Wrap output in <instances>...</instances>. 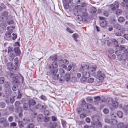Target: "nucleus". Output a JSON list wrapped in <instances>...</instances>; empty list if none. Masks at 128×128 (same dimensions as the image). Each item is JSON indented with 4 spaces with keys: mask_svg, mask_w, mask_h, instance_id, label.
Returning <instances> with one entry per match:
<instances>
[{
    "mask_svg": "<svg viewBox=\"0 0 128 128\" xmlns=\"http://www.w3.org/2000/svg\"><path fill=\"white\" fill-rule=\"evenodd\" d=\"M92 74L98 78L97 80L98 82L96 83V85L99 86L102 84V80L103 79L104 76V73L100 70H99L97 72L96 74H95L93 73Z\"/></svg>",
    "mask_w": 128,
    "mask_h": 128,
    "instance_id": "nucleus-1",
    "label": "nucleus"
},
{
    "mask_svg": "<svg viewBox=\"0 0 128 128\" xmlns=\"http://www.w3.org/2000/svg\"><path fill=\"white\" fill-rule=\"evenodd\" d=\"M92 118L93 122H92V124L94 125L97 128H101L102 124L100 121V118L97 115H93L92 116Z\"/></svg>",
    "mask_w": 128,
    "mask_h": 128,
    "instance_id": "nucleus-2",
    "label": "nucleus"
},
{
    "mask_svg": "<svg viewBox=\"0 0 128 128\" xmlns=\"http://www.w3.org/2000/svg\"><path fill=\"white\" fill-rule=\"evenodd\" d=\"M49 73L53 78L55 80H58L59 78V74H57L58 69L54 68H49Z\"/></svg>",
    "mask_w": 128,
    "mask_h": 128,
    "instance_id": "nucleus-3",
    "label": "nucleus"
},
{
    "mask_svg": "<svg viewBox=\"0 0 128 128\" xmlns=\"http://www.w3.org/2000/svg\"><path fill=\"white\" fill-rule=\"evenodd\" d=\"M8 75L12 79V83L13 85L17 84L18 85L20 84V82L19 80L20 78L16 74L10 73L8 74Z\"/></svg>",
    "mask_w": 128,
    "mask_h": 128,
    "instance_id": "nucleus-4",
    "label": "nucleus"
},
{
    "mask_svg": "<svg viewBox=\"0 0 128 128\" xmlns=\"http://www.w3.org/2000/svg\"><path fill=\"white\" fill-rule=\"evenodd\" d=\"M122 52H121V51L120 50H117L115 52V54L118 56V59L120 60H122L124 61L126 60V56H127V54H122L123 53L120 55V54Z\"/></svg>",
    "mask_w": 128,
    "mask_h": 128,
    "instance_id": "nucleus-5",
    "label": "nucleus"
},
{
    "mask_svg": "<svg viewBox=\"0 0 128 128\" xmlns=\"http://www.w3.org/2000/svg\"><path fill=\"white\" fill-rule=\"evenodd\" d=\"M81 104L82 106H84V108H85L88 110L91 109L93 110H95V108L94 106H93L90 104L87 103L84 100H82Z\"/></svg>",
    "mask_w": 128,
    "mask_h": 128,
    "instance_id": "nucleus-6",
    "label": "nucleus"
},
{
    "mask_svg": "<svg viewBox=\"0 0 128 128\" xmlns=\"http://www.w3.org/2000/svg\"><path fill=\"white\" fill-rule=\"evenodd\" d=\"M8 12L6 11L3 12L2 13L1 15L0 16V19L3 22H5L8 20L9 16Z\"/></svg>",
    "mask_w": 128,
    "mask_h": 128,
    "instance_id": "nucleus-7",
    "label": "nucleus"
},
{
    "mask_svg": "<svg viewBox=\"0 0 128 128\" xmlns=\"http://www.w3.org/2000/svg\"><path fill=\"white\" fill-rule=\"evenodd\" d=\"M104 121L106 122L113 125L116 124L117 122V121L115 120L114 119H110L108 117H106L105 118Z\"/></svg>",
    "mask_w": 128,
    "mask_h": 128,
    "instance_id": "nucleus-8",
    "label": "nucleus"
},
{
    "mask_svg": "<svg viewBox=\"0 0 128 128\" xmlns=\"http://www.w3.org/2000/svg\"><path fill=\"white\" fill-rule=\"evenodd\" d=\"M0 124H3L4 127L8 126L9 123L6 119L2 117L0 118Z\"/></svg>",
    "mask_w": 128,
    "mask_h": 128,
    "instance_id": "nucleus-9",
    "label": "nucleus"
},
{
    "mask_svg": "<svg viewBox=\"0 0 128 128\" xmlns=\"http://www.w3.org/2000/svg\"><path fill=\"white\" fill-rule=\"evenodd\" d=\"M119 4L117 2H115L114 4H111L109 6L110 8L112 11H114L118 7Z\"/></svg>",
    "mask_w": 128,
    "mask_h": 128,
    "instance_id": "nucleus-10",
    "label": "nucleus"
},
{
    "mask_svg": "<svg viewBox=\"0 0 128 128\" xmlns=\"http://www.w3.org/2000/svg\"><path fill=\"white\" fill-rule=\"evenodd\" d=\"M87 10L85 8L81 7L80 10V12L81 15L84 17H85L87 16Z\"/></svg>",
    "mask_w": 128,
    "mask_h": 128,
    "instance_id": "nucleus-11",
    "label": "nucleus"
},
{
    "mask_svg": "<svg viewBox=\"0 0 128 128\" xmlns=\"http://www.w3.org/2000/svg\"><path fill=\"white\" fill-rule=\"evenodd\" d=\"M119 50L121 52H123L125 54H127V56L128 55V49L125 48L123 46L120 45L119 47Z\"/></svg>",
    "mask_w": 128,
    "mask_h": 128,
    "instance_id": "nucleus-12",
    "label": "nucleus"
},
{
    "mask_svg": "<svg viewBox=\"0 0 128 128\" xmlns=\"http://www.w3.org/2000/svg\"><path fill=\"white\" fill-rule=\"evenodd\" d=\"M83 110L84 112H86V110L85 108H84V106H82L81 104V105L78 108L76 109V111L77 112L78 114L80 113Z\"/></svg>",
    "mask_w": 128,
    "mask_h": 128,
    "instance_id": "nucleus-13",
    "label": "nucleus"
},
{
    "mask_svg": "<svg viewBox=\"0 0 128 128\" xmlns=\"http://www.w3.org/2000/svg\"><path fill=\"white\" fill-rule=\"evenodd\" d=\"M22 108L25 110H28L29 108L30 107L28 102H25L23 103L22 106Z\"/></svg>",
    "mask_w": 128,
    "mask_h": 128,
    "instance_id": "nucleus-14",
    "label": "nucleus"
},
{
    "mask_svg": "<svg viewBox=\"0 0 128 128\" xmlns=\"http://www.w3.org/2000/svg\"><path fill=\"white\" fill-rule=\"evenodd\" d=\"M115 33V35L117 36H122V34L124 33V29H121Z\"/></svg>",
    "mask_w": 128,
    "mask_h": 128,
    "instance_id": "nucleus-15",
    "label": "nucleus"
},
{
    "mask_svg": "<svg viewBox=\"0 0 128 128\" xmlns=\"http://www.w3.org/2000/svg\"><path fill=\"white\" fill-rule=\"evenodd\" d=\"M113 28L116 30H118L121 29H124L121 27L120 25L118 23H115L114 24Z\"/></svg>",
    "mask_w": 128,
    "mask_h": 128,
    "instance_id": "nucleus-16",
    "label": "nucleus"
},
{
    "mask_svg": "<svg viewBox=\"0 0 128 128\" xmlns=\"http://www.w3.org/2000/svg\"><path fill=\"white\" fill-rule=\"evenodd\" d=\"M28 103L30 107L31 106H33L36 104V101L33 99H30L28 101Z\"/></svg>",
    "mask_w": 128,
    "mask_h": 128,
    "instance_id": "nucleus-17",
    "label": "nucleus"
},
{
    "mask_svg": "<svg viewBox=\"0 0 128 128\" xmlns=\"http://www.w3.org/2000/svg\"><path fill=\"white\" fill-rule=\"evenodd\" d=\"M112 104L111 105L112 108H111L112 110H113V108H117L118 105V103L116 101L112 102Z\"/></svg>",
    "mask_w": 128,
    "mask_h": 128,
    "instance_id": "nucleus-18",
    "label": "nucleus"
},
{
    "mask_svg": "<svg viewBox=\"0 0 128 128\" xmlns=\"http://www.w3.org/2000/svg\"><path fill=\"white\" fill-rule=\"evenodd\" d=\"M6 22L7 24H13L14 23V21L12 19V17L11 16L8 17V20Z\"/></svg>",
    "mask_w": 128,
    "mask_h": 128,
    "instance_id": "nucleus-19",
    "label": "nucleus"
},
{
    "mask_svg": "<svg viewBox=\"0 0 128 128\" xmlns=\"http://www.w3.org/2000/svg\"><path fill=\"white\" fill-rule=\"evenodd\" d=\"M63 78L64 80H66L67 82L69 81L70 79V76L69 74L66 73L63 77Z\"/></svg>",
    "mask_w": 128,
    "mask_h": 128,
    "instance_id": "nucleus-20",
    "label": "nucleus"
},
{
    "mask_svg": "<svg viewBox=\"0 0 128 128\" xmlns=\"http://www.w3.org/2000/svg\"><path fill=\"white\" fill-rule=\"evenodd\" d=\"M49 68H57L58 69V64L56 62H54L52 64V66H50Z\"/></svg>",
    "mask_w": 128,
    "mask_h": 128,
    "instance_id": "nucleus-21",
    "label": "nucleus"
},
{
    "mask_svg": "<svg viewBox=\"0 0 128 128\" xmlns=\"http://www.w3.org/2000/svg\"><path fill=\"white\" fill-rule=\"evenodd\" d=\"M14 51L17 55L19 56L20 54V50L18 47H15L14 48Z\"/></svg>",
    "mask_w": 128,
    "mask_h": 128,
    "instance_id": "nucleus-22",
    "label": "nucleus"
},
{
    "mask_svg": "<svg viewBox=\"0 0 128 128\" xmlns=\"http://www.w3.org/2000/svg\"><path fill=\"white\" fill-rule=\"evenodd\" d=\"M118 126L120 127V128H128V123L124 125L123 124V123L120 122L118 124Z\"/></svg>",
    "mask_w": 128,
    "mask_h": 128,
    "instance_id": "nucleus-23",
    "label": "nucleus"
},
{
    "mask_svg": "<svg viewBox=\"0 0 128 128\" xmlns=\"http://www.w3.org/2000/svg\"><path fill=\"white\" fill-rule=\"evenodd\" d=\"M11 36V34L9 32H6L5 34V36H4V38L7 40H10Z\"/></svg>",
    "mask_w": 128,
    "mask_h": 128,
    "instance_id": "nucleus-24",
    "label": "nucleus"
},
{
    "mask_svg": "<svg viewBox=\"0 0 128 128\" xmlns=\"http://www.w3.org/2000/svg\"><path fill=\"white\" fill-rule=\"evenodd\" d=\"M82 76L86 78H88L90 76V74L89 72L85 71L82 72Z\"/></svg>",
    "mask_w": 128,
    "mask_h": 128,
    "instance_id": "nucleus-25",
    "label": "nucleus"
},
{
    "mask_svg": "<svg viewBox=\"0 0 128 128\" xmlns=\"http://www.w3.org/2000/svg\"><path fill=\"white\" fill-rule=\"evenodd\" d=\"M125 39L123 37H120L118 39V42L119 43H124L125 42Z\"/></svg>",
    "mask_w": 128,
    "mask_h": 128,
    "instance_id": "nucleus-26",
    "label": "nucleus"
},
{
    "mask_svg": "<svg viewBox=\"0 0 128 128\" xmlns=\"http://www.w3.org/2000/svg\"><path fill=\"white\" fill-rule=\"evenodd\" d=\"M100 22V25L103 28L106 27L107 24V22L106 20H104V21H101Z\"/></svg>",
    "mask_w": 128,
    "mask_h": 128,
    "instance_id": "nucleus-27",
    "label": "nucleus"
},
{
    "mask_svg": "<svg viewBox=\"0 0 128 128\" xmlns=\"http://www.w3.org/2000/svg\"><path fill=\"white\" fill-rule=\"evenodd\" d=\"M81 67L80 68V70H83V68L86 70L87 69H89V66L87 64H83L81 65Z\"/></svg>",
    "mask_w": 128,
    "mask_h": 128,
    "instance_id": "nucleus-28",
    "label": "nucleus"
},
{
    "mask_svg": "<svg viewBox=\"0 0 128 128\" xmlns=\"http://www.w3.org/2000/svg\"><path fill=\"white\" fill-rule=\"evenodd\" d=\"M12 93V90L10 88H8L7 89L5 92V94L7 96L10 95Z\"/></svg>",
    "mask_w": 128,
    "mask_h": 128,
    "instance_id": "nucleus-29",
    "label": "nucleus"
},
{
    "mask_svg": "<svg viewBox=\"0 0 128 128\" xmlns=\"http://www.w3.org/2000/svg\"><path fill=\"white\" fill-rule=\"evenodd\" d=\"M96 66H90L89 67L88 70L90 72H93L96 70Z\"/></svg>",
    "mask_w": 128,
    "mask_h": 128,
    "instance_id": "nucleus-30",
    "label": "nucleus"
},
{
    "mask_svg": "<svg viewBox=\"0 0 128 128\" xmlns=\"http://www.w3.org/2000/svg\"><path fill=\"white\" fill-rule=\"evenodd\" d=\"M8 68L10 70H11L13 68V66L10 62L8 63L7 64Z\"/></svg>",
    "mask_w": 128,
    "mask_h": 128,
    "instance_id": "nucleus-31",
    "label": "nucleus"
},
{
    "mask_svg": "<svg viewBox=\"0 0 128 128\" xmlns=\"http://www.w3.org/2000/svg\"><path fill=\"white\" fill-rule=\"evenodd\" d=\"M15 57L13 53L10 54L9 55V59L11 61H12Z\"/></svg>",
    "mask_w": 128,
    "mask_h": 128,
    "instance_id": "nucleus-32",
    "label": "nucleus"
},
{
    "mask_svg": "<svg viewBox=\"0 0 128 128\" xmlns=\"http://www.w3.org/2000/svg\"><path fill=\"white\" fill-rule=\"evenodd\" d=\"M84 18L82 15H78L76 17L77 19L80 21L83 20L85 18Z\"/></svg>",
    "mask_w": 128,
    "mask_h": 128,
    "instance_id": "nucleus-33",
    "label": "nucleus"
},
{
    "mask_svg": "<svg viewBox=\"0 0 128 128\" xmlns=\"http://www.w3.org/2000/svg\"><path fill=\"white\" fill-rule=\"evenodd\" d=\"M0 26L3 29H6V22L1 23L0 24Z\"/></svg>",
    "mask_w": 128,
    "mask_h": 128,
    "instance_id": "nucleus-34",
    "label": "nucleus"
},
{
    "mask_svg": "<svg viewBox=\"0 0 128 128\" xmlns=\"http://www.w3.org/2000/svg\"><path fill=\"white\" fill-rule=\"evenodd\" d=\"M43 116L42 114H38L37 118V119L38 121L41 122L42 120Z\"/></svg>",
    "mask_w": 128,
    "mask_h": 128,
    "instance_id": "nucleus-35",
    "label": "nucleus"
},
{
    "mask_svg": "<svg viewBox=\"0 0 128 128\" xmlns=\"http://www.w3.org/2000/svg\"><path fill=\"white\" fill-rule=\"evenodd\" d=\"M112 99L110 98H108L106 99V102L108 104H111L112 103Z\"/></svg>",
    "mask_w": 128,
    "mask_h": 128,
    "instance_id": "nucleus-36",
    "label": "nucleus"
},
{
    "mask_svg": "<svg viewBox=\"0 0 128 128\" xmlns=\"http://www.w3.org/2000/svg\"><path fill=\"white\" fill-rule=\"evenodd\" d=\"M125 20L124 18L122 16L118 18V21L120 22H122Z\"/></svg>",
    "mask_w": 128,
    "mask_h": 128,
    "instance_id": "nucleus-37",
    "label": "nucleus"
},
{
    "mask_svg": "<svg viewBox=\"0 0 128 128\" xmlns=\"http://www.w3.org/2000/svg\"><path fill=\"white\" fill-rule=\"evenodd\" d=\"M72 3L75 4H80L81 2V0H72Z\"/></svg>",
    "mask_w": 128,
    "mask_h": 128,
    "instance_id": "nucleus-38",
    "label": "nucleus"
},
{
    "mask_svg": "<svg viewBox=\"0 0 128 128\" xmlns=\"http://www.w3.org/2000/svg\"><path fill=\"white\" fill-rule=\"evenodd\" d=\"M61 123L63 128H66V122L64 120H62L61 121Z\"/></svg>",
    "mask_w": 128,
    "mask_h": 128,
    "instance_id": "nucleus-39",
    "label": "nucleus"
},
{
    "mask_svg": "<svg viewBox=\"0 0 128 128\" xmlns=\"http://www.w3.org/2000/svg\"><path fill=\"white\" fill-rule=\"evenodd\" d=\"M112 41L113 44H116V47H118V44H117L118 42V41H117L116 40L114 39H112Z\"/></svg>",
    "mask_w": 128,
    "mask_h": 128,
    "instance_id": "nucleus-40",
    "label": "nucleus"
},
{
    "mask_svg": "<svg viewBox=\"0 0 128 128\" xmlns=\"http://www.w3.org/2000/svg\"><path fill=\"white\" fill-rule=\"evenodd\" d=\"M117 114L119 117L120 118H122L123 116V114L122 112L120 111L117 112Z\"/></svg>",
    "mask_w": 128,
    "mask_h": 128,
    "instance_id": "nucleus-41",
    "label": "nucleus"
},
{
    "mask_svg": "<svg viewBox=\"0 0 128 128\" xmlns=\"http://www.w3.org/2000/svg\"><path fill=\"white\" fill-rule=\"evenodd\" d=\"M123 110L125 112L128 113V105H125L123 108Z\"/></svg>",
    "mask_w": 128,
    "mask_h": 128,
    "instance_id": "nucleus-42",
    "label": "nucleus"
},
{
    "mask_svg": "<svg viewBox=\"0 0 128 128\" xmlns=\"http://www.w3.org/2000/svg\"><path fill=\"white\" fill-rule=\"evenodd\" d=\"M59 71L60 74L62 76L64 74H65V71L61 68H60Z\"/></svg>",
    "mask_w": 128,
    "mask_h": 128,
    "instance_id": "nucleus-43",
    "label": "nucleus"
},
{
    "mask_svg": "<svg viewBox=\"0 0 128 128\" xmlns=\"http://www.w3.org/2000/svg\"><path fill=\"white\" fill-rule=\"evenodd\" d=\"M6 106V104L4 102H0V108H4Z\"/></svg>",
    "mask_w": 128,
    "mask_h": 128,
    "instance_id": "nucleus-44",
    "label": "nucleus"
},
{
    "mask_svg": "<svg viewBox=\"0 0 128 128\" xmlns=\"http://www.w3.org/2000/svg\"><path fill=\"white\" fill-rule=\"evenodd\" d=\"M4 85L6 88H8L10 87V84L7 81L4 82Z\"/></svg>",
    "mask_w": 128,
    "mask_h": 128,
    "instance_id": "nucleus-45",
    "label": "nucleus"
},
{
    "mask_svg": "<svg viewBox=\"0 0 128 128\" xmlns=\"http://www.w3.org/2000/svg\"><path fill=\"white\" fill-rule=\"evenodd\" d=\"M121 6H123L124 8L128 9V2L123 4H121Z\"/></svg>",
    "mask_w": 128,
    "mask_h": 128,
    "instance_id": "nucleus-46",
    "label": "nucleus"
},
{
    "mask_svg": "<svg viewBox=\"0 0 128 128\" xmlns=\"http://www.w3.org/2000/svg\"><path fill=\"white\" fill-rule=\"evenodd\" d=\"M18 89V85L17 84L13 85L12 88V90L14 91H16Z\"/></svg>",
    "mask_w": 128,
    "mask_h": 128,
    "instance_id": "nucleus-47",
    "label": "nucleus"
},
{
    "mask_svg": "<svg viewBox=\"0 0 128 128\" xmlns=\"http://www.w3.org/2000/svg\"><path fill=\"white\" fill-rule=\"evenodd\" d=\"M74 39L76 42H77L78 40L77 39V38L78 37V35L76 34H74L72 35Z\"/></svg>",
    "mask_w": 128,
    "mask_h": 128,
    "instance_id": "nucleus-48",
    "label": "nucleus"
},
{
    "mask_svg": "<svg viewBox=\"0 0 128 128\" xmlns=\"http://www.w3.org/2000/svg\"><path fill=\"white\" fill-rule=\"evenodd\" d=\"M4 78L3 76H0V84H3L4 82Z\"/></svg>",
    "mask_w": 128,
    "mask_h": 128,
    "instance_id": "nucleus-49",
    "label": "nucleus"
},
{
    "mask_svg": "<svg viewBox=\"0 0 128 128\" xmlns=\"http://www.w3.org/2000/svg\"><path fill=\"white\" fill-rule=\"evenodd\" d=\"M22 94L20 92L19 90H18V95L17 97V98L18 99L22 97Z\"/></svg>",
    "mask_w": 128,
    "mask_h": 128,
    "instance_id": "nucleus-50",
    "label": "nucleus"
},
{
    "mask_svg": "<svg viewBox=\"0 0 128 128\" xmlns=\"http://www.w3.org/2000/svg\"><path fill=\"white\" fill-rule=\"evenodd\" d=\"M94 99L95 100V101H94V102H96L98 101H99L100 100V98L99 96H95L94 97Z\"/></svg>",
    "mask_w": 128,
    "mask_h": 128,
    "instance_id": "nucleus-51",
    "label": "nucleus"
},
{
    "mask_svg": "<svg viewBox=\"0 0 128 128\" xmlns=\"http://www.w3.org/2000/svg\"><path fill=\"white\" fill-rule=\"evenodd\" d=\"M34 125L33 123L30 124L27 126V128H34Z\"/></svg>",
    "mask_w": 128,
    "mask_h": 128,
    "instance_id": "nucleus-52",
    "label": "nucleus"
},
{
    "mask_svg": "<svg viewBox=\"0 0 128 128\" xmlns=\"http://www.w3.org/2000/svg\"><path fill=\"white\" fill-rule=\"evenodd\" d=\"M94 80V79L92 78H90L88 79L87 80V82L89 83H92V82Z\"/></svg>",
    "mask_w": 128,
    "mask_h": 128,
    "instance_id": "nucleus-53",
    "label": "nucleus"
},
{
    "mask_svg": "<svg viewBox=\"0 0 128 128\" xmlns=\"http://www.w3.org/2000/svg\"><path fill=\"white\" fill-rule=\"evenodd\" d=\"M86 100L87 102L91 103L92 102V99L90 97H88L86 98Z\"/></svg>",
    "mask_w": 128,
    "mask_h": 128,
    "instance_id": "nucleus-54",
    "label": "nucleus"
},
{
    "mask_svg": "<svg viewBox=\"0 0 128 128\" xmlns=\"http://www.w3.org/2000/svg\"><path fill=\"white\" fill-rule=\"evenodd\" d=\"M18 126L20 128H22L24 127V126L22 124V121H19L18 122Z\"/></svg>",
    "mask_w": 128,
    "mask_h": 128,
    "instance_id": "nucleus-55",
    "label": "nucleus"
},
{
    "mask_svg": "<svg viewBox=\"0 0 128 128\" xmlns=\"http://www.w3.org/2000/svg\"><path fill=\"white\" fill-rule=\"evenodd\" d=\"M20 103L18 101H16L15 103V106L17 108H18L20 106Z\"/></svg>",
    "mask_w": 128,
    "mask_h": 128,
    "instance_id": "nucleus-56",
    "label": "nucleus"
},
{
    "mask_svg": "<svg viewBox=\"0 0 128 128\" xmlns=\"http://www.w3.org/2000/svg\"><path fill=\"white\" fill-rule=\"evenodd\" d=\"M14 64L16 66L18 65V58H16L14 60Z\"/></svg>",
    "mask_w": 128,
    "mask_h": 128,
    "instance_id": "nucleus-57",
    "label": "nucleus"
},
{
    "mask_svg": "<svg viewBox=\"0 0 128 128\" xmlns=\"http://www.w3.org/2000/svg\"><path fill=\"white\" fill-rule=\"evenodd\" d=\"M108 109L107 108H104L103 110V112L105 114H107L108 113Z\"/></svg>",
    "mask_w": 128,
    "mask_h": 128,
    "instance_id": "nucleus-58",
    "label": "nucleus"
},
{
    "mask_svg": "<svg viewBox=\"0 0 128 128\" xmlns=\"http://www.w3.org/2000/svg\"><path fill=\"white\" fill-rule=\"evenodd\" d=\"M40 104H38L36 106L33 107V108L34 109H38L40 106Z\"/></svg>",
    "mask_w": 128,
    "mask_h": 128,
    "instance_id": "nucleus-59",
    "label": "nucleus"
},
{
    "mask_svg": "<svg viewBox=\"0 0 128 128\" xmlns=\"http://www.w3.org/2000/svg\"><path fill=\"white\" fill-rule=\"evenodd\" d=\"M13 49L12 47H9L8 48V53L11 54V53H13L12 52L13 50H12Z\"/></svg>",
    "mask_w": 128,
    "mask_h": 128,
    "instance_id": "nucleus-60",
    "label": "nucleus"
},
{
    "mask_svg": "<svg viewBox=\"0 0 128 128\" xmlns=\"http://www.w3.org/2000/svg\"><path fill=\"white\" fill-rule=\"evenodd\" d=\"M70 80L72 82H76V78L75 77H73L71 78Z\"/></svg>",
    "mask_w": 128,
    "mask_h": 128,
    "instance_id": "nucleus-61",
    "label": "nucleus"
},
{
    "mask_svg": "<svg viewBox=\"0 0 128 128\" xmlns=\"http://www.w3.org/2000/svg\"><path fill=\"white\" fill-rule=\"evenodd\" d=\"M122 12V10L120 9H117L116 11L115 14L117 15H118L120 14L121 12Z\"/></svg>",
    "mask_w": 128,
    "mask_h": 128,
    "instance_id": "nucleus-62",
    "label": "nucleus"
},
{
    "mask_svg": "<svg viewBox=\"0 0 128 128\" xmlns=\"http://www.w3.org/2000/svg\"><path fill=\"white\" fill-rule=\"evenodd\" d=\"M62 62L64 64H68L69 63L68 61L66 59H64L62 60Z\"/></svg>",
    "mask_w": 128,
    "mask_h": 128,
    "instance_id": "nucleus-63",
    "label": "nucleus"
},
{
    "mask_svg": "<svg viewBox=\"0 0 128 128\" xmlns=\"http://www.w3.org/2000/svg\"><path fill=\"white\" fill-rule=\"evenodd\" d=\"M86 78L82 76L80 79V81L82 82H84L86 81Z\"/></svg>",
    "mask_w": 128,
    "mask_h": 128,
    "instance_id": "nucleus-64",
    "label": "nucleus"
}]
</instances>
